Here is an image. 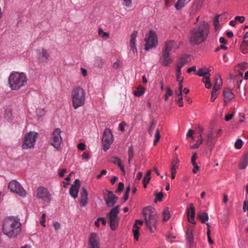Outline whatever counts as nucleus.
<instances>
[{
	"instance_id": "f257e3e1",
	"label": "nucleus",
	"mask_w": 248,
	"mask_h": 248,
	"mask_svg": "<svg viewBox=\"0 0 248 248\" xmlns=\"http://www.w3.org/2000/svg\"><path fill=\"white\" fill-rule=\"evenodd\" d=\"M209 25L203 21L197 27L192 29L189 36L190 44L192 45H199L204 42L209 33Z\"/></svg>"
},
{
	"instance_id": "f03ea898",
	"label": "nucleus",
	"mask_w": 248,
	"mask_h": 248,
	"mask_svg": "<svg viewBox=\"0 0 248 248\" xmlns=\"http://www.w3.org/2000/svg\"><path fill=\"white\" fill-rule=\"evenodd\" d=\"M2 232L9 238L17 236L21 232V224L20 220L16 217H9L6 219L3 224Z\"/></svg>"
},
{
	"instance_id": "7ed1b4c3",
	"label": "nucleus",
	"mask_w": 248,
	"mask_h": 248,
	"mask_svg": "<svg viewBox=\"0 0 248 248\" xmlns=\"http://www.w3.org/2000/svg\"><path fill=\"white\" fill-rule=\"evenodd\" d=\"M27 80L25 73L13 71L8 78V84L12 90L17 91L26 85Z\"/></svg>"
},
{
	"instance_id": "20e7f679",
	"label": "nucleus",
	"mask_w": 248,
	"mask_h": 248,
	"mask_svg": "<svg viewBox=\"0 0 248 248\" xmlns=\"http://www.w3.org/2000/svg\"><path fill=\"white\" fill-rule=\"evenodd\" d=\"M71 98L75 109L83 106L85 101V91L83 88L78 86L74 87L71 93Z\"/></svg>"
},
{
	"instance_id": "39448f33",
	"label": "nucleus",
	"mask_w": 248,
	"mask_h": 248,
	"mask_svg": "<svg viewBox=\"0 0 248 248\" xmlns=\"http://www.w3.org/2000/svg\"><path fill=\"white\" fill-rule=\"evenodd\" d=\"M142 214L148 229L151 232H154L157 219L155 209L151 206H148L143 209Z\"/></svg>"
},
{
	"instance_id": "423d86ee",
	"label": "nucleus",
	"mask_w": 248,
	"mask_h": 248,
	"mask_svg": "<svg viewBox=\"0 0 248 248\" xmlns=\"http://www.w3.org/2000/svg\"><path fill=\"white\" fill-rule=\"evenodd\" d=\"M144 41L145 42V50L148 51L150 49L156 47L158 44V39L155 32L153 30H150L146 34Z\"/></svg>"
},
{
	"instance_id": "0eeeda50",
	"label": "nucleus",
	"mask_w": 248,
	"mask_h": 248,
	"mask_svg": "<svg viewBox=\"0 0 248 248\" xmlns=\"http://www.w3.org/2000/svg\"><path fill=\"white\" fill-rule=\"evenodd\" d=\"M37 133L34 132H30L25 136L22 147L23 149L27 150L33 148L35 145Z\"/></svg>"
},
{
	"instance_id": "6e6552de",
	"label": "nucleus",
	"mask_w": 248,
	"mask_h": 248,
	"mask_svg": "<svg viewBox=\"0 0 248 248\" xmlns=\"http://www.w3.org/2000/svg\"><path fill=\"white\" fill-rule=\"evenodd\" d=\"M8 188L13 193L24 198L26 196L27 192L21 184L16 180L11 181L8 184Z\"/></svg>"
},
{
	"instance_id": "1a4fd4ad",
	"label": "nucleus",
	"mask_w": 248,
	"mask_h": 248,
	"mask_svg": "<svg viewBox=\"0 0 248 248\" xmlns=\"http://www.w3.org/2000/svg\"><path fill=\"white\" fill-rule=\"evenodd\" d=\"M103 150L107 151L113 141V137L110 129L106 128L103 133L102 139Z\"/></svg>"
},
{
	"instance_id": "9d476101",
	"label": "nucleus",
	"mask_w": 248,
	"mask_h": 248,
	"mask_svg": "<svg viewBox=\"0 0 248 248\" xmlns=\"http://www.w3.org/2000/svg\"><path fill=\"white\" fill-rule=\"evenodd\" d=\"M61 130L57 128L52 133L50 140L51 144L56 149H59L62 143V140L61 136Z\"/></svg>"
},
{
	"instance_id": "9b49d317",
	"label": "nucleus",
	"mask_w": 248,
	"mask_h": 248,
	"mask_svg": "<svg viewBox=\"0 0 248 248\" xmlns=\"http://www.w3.org/2000/svg\"><path fill=\"white\" fill-rule=\"evenodd\" d=\"M37 198L43 201L50 202L51 200V196L46 188L43 186H39L36 190Z\"/></svg>"
},
{
	"instance_id": "f8f14e48",
	"label": "nucleus",
	"mask_w": 248,
	"mask_h": 248,
	"mask_svg": "<svg viewBox=\"0 0 248 248\" xmlns=\"http://www.w3.org/2000/svg\"><path fill=\"white\" fill-rule=\"evenodd\" d=\"M194 227L192 225H189L186 231V241L190 248H192L195 246L194 241Z\"/></svg>"
},
{
	"instance_id": "ddd939ff",
	"label": "nucleus",
	"mask_w": 248,
	"mask_h": 248,
	"mask_svg": "<svg viewBox=\"0 0 248 248\" xmlns=\"http://www.w3.org/2000/svg\"><path fill=\"white\" fill-rule=\"evenodd\" d=\"M89 248H100L99 238L97 233L92 232L89 238Z\"/></svg>"
},
{
	"instance_id": "4468645a",
	"label": "nucleus",
	"mask_w": 248,
	"mask_h": 248,
	"mask_svg": "<svg viewBox=\"0 0 248 248\" xmlns=\"http://www.w3.org/2000/svg\"><path fill=\"white\" fill-rule=\"evenodd\" d=\"M179 46L177 45L176 43L174 41H167L165 43L162 52L170 54V52L171 51L176 50L179 48Z\"/></svg>"
},
{
	"instance_id": "2eb2a0df",
	"label": "nucleus",
	"mask_w": 248,
	"mask_h": 248,
	"mask_svg": "<svg viewBox=\"0 0 248 248\" xmlns=\"http://www.w3.org/2000/svg\"><path fill=\"white\" fill-rule=\"evenodd\" d=\"M80 186V182L79 179H76L74 184H72L69 190L70 195L74 199L78 196L79 188Z\"/></svg>"
},
{
	"instance_id": "dca6fc26",
	"label": "nucleus",
	"mask_w": 248,
	"mask_h": 248,
	"mask_svg": "<svg viewBox=\"0 0 248 248\" xmlns=\"http://www.w3.org/2000/svg\"><path fill=\"white\" fill-rule=\"evenodd\" d=\"M161 64L163 66H168L172 62L170 53H167L162 52V54L160 57Z\"/></svg>"
},
{
	"instance_id": "f3484780",
	"label": "nucleus",
	"mask_w": 248,
	"mask_h": 248,
	"mask_svg": "<svg viewBox=\"0 0 248 248\" xmlns=\"http://www.w3.org/2000/svg\"><path fill=\"white\" fill-rule=\"evenodd\" d=\"M49 54L47 50L42 48L39 50L38 59L41 62H46L49 58Z\"/></svg>"
},
{
	"instance_id": "a211bd4d",
	"label": "nucleus",
	"mask_w": 248,
	"mask_h": 248,
	"mask_svg": "<svg viewBox=\"0 0 248 248\" xmlns=\"http://www.w3.org/2000/svg\"><path fill=\"white\" fill-rule=\"evenodd\" d=\"M240 49L243 54L248 52V31L245 33L243 37V41L240 45Z\"/></svg>"
},
{
	"instance_id": "6ab92c4d",
	"label": "nucleus",
	"mask_w": 248,
	"mask_h": 248,
	"mask_svg": "<svg viewBox=\"0 0 248 248\" xmlns=\"http://www.w3.org/2000/svg\"><path fill=\"white\" fill-rule=\"evenodd\" d=\"M88 202V192L85 187L82 188L80 193V204L81 206L84 207Z\"/></svg>"
},
{
	"instance_id": "aec40b11",
	"label": "nucleus",
	"mask_w": 248,
	"mask_h": 248,
	"mask_svg": "<svg viewBox=\"0 0 248 248\" xmlns=\"http://www.w3.org/2000/svg\"><path fill=\"white\" fill-rule=\"evenodd\" d=\"M138 34L137 31H134L133 33L131 34L130 36V46L131 47V49L132 51L135 53L137 52V47L136 44V38Z\"/></svg>"
},
{
	"instance_id": "412c9836",
	"label": "nucleus",
	"mask_w": 248,
	"mask_h": 248,
	"mask_svg": "<svg viewBox=\"0 0 248 248\" xmlns=\"http://www.w3.org/2000/svg\"><path fill=\"white\" fill-rule=\"evenodd\" d=\"M109 161L115 165H118L122 171L123 172V174H125V171L124 167L122 164L121 160L119 157L116 156H112L110 158Z\"/></svg>"
},
{
	"instance_id": "4be33fe9",
	"label": "nucleus",
	"mask_w": 248,
	"mask_h": 248,
	"mask_svg": "<svg viewBox=\"0 0 248 248\" xmlns=\"http://www.w3.org/2000/svg\"><path fill=\"white\" fill-rule=\"evenodd\" d=\"M179 162V160L177 157H176L171 162L170 170L171 173V178L172 179H174L175 177V174L176 173V168L178 167Z\"/></svg>"
},
{
	"instance_id": "5701e85b",
	"label": "nucleus",
	"mask_w": 248,
	"mask_h": 248,
	"mask_svg": "<svg viewBox=\"0 0 248 248\" xmlns=\"http://www.w3.org/2000/svg\"><path fill=\"white\" fill-rule=\"evenodd\" d=\"M107 205L111 207L113 206L117 202L118 197L117 196L107 197L105 199Z\"/></svg>"
},
{
	"instance_id": "b1692460",
	"label": "nucleus",
	"mask_w": 248,
	"mask_h": 248,
	"mask_svg": "<svg viewBox=\"0 0 248 248\" xmlns=\"http://www.w3.org/2000/svg\"><path fill=\"white\" fill-rule=\"evenodd\" d=\"M187 62V57L186 55L182 56L177 61L176 70H181V68Z\"/></svg>"
},
{
	"instance_id": "393cba45",
	"label": "nucleus",
	"mask_w": 248,
	"mask_h": 248,
	"mask_svg": "<svg viewBox=\"0 0 248 248\" xmlns=\"http://www.w3.org/2000/svg\"><path fill=\"white\" fill-rule=\"evenodd\" d=\"M120 205H117L112 208L108 214V218H117L119 213Z\"/></svg>"
},
{
	"instance_id": "a878e982",
	"label": "nucleus",
	"mask_w": 248,
	"mask_h": 248,
	"mask_svg": "<svg viewBox=\"0 0 248 248\" xmlns=\"http://www.w3.org/2000/svg\"><path fill=\"white\" fill-rule=\"evenodd\" d=\"M223 95L225 98V102L229 101L234 97V94L230 89H226L224 90Z\"/></svg>"
},
{
	"instance_id": "bb28decb",
	"label": "nucleus",
	"mask_w": 248,
	"mask_h": 248,
	"mask_svg": "<svg viewBox=\"0 0 248 248\" xmlns=\"http://www.w3.org/2000/svg\"><path fill=\"white\" fill-rule=\"evenodd\" d=\"M206 141L207 142V145L209 147H212L215 144L216 140L214 139V136L212 131H210L208 134Z\"/></svg>"
},
{
	"instance_id": "cd10ccee",
	"label": "nucleus",
	"mask_w": 248,
	"mask_h": 248,
	"mask_svg": "<svg viewBox=\"0 0 248 248\" xmlns=\"http://www.w3.org/2000/svg\"><path fill=\"white\" fill-rule=\"evenodd\" d=\"M210 70L206 67H203L198 69L196 74L200 77L210 76Z\"/></svg>"
},
{
	"instance_id": "c85d7f7f",
	"label": "nucleus",
	"mask_w": 248,
	"mask_h": 248,
	"mask_svg": "<svg viewBox=\"0 0 248 248\" xmlns=\"http://www.w3.org/2000/svg\"><path fill=\"white\" fill-rule=\"evenodd\" d=\"M248 165V151L244 155L243 160L239 164V168L241 170H244Z\"/></svg>"
},
{
	"instance_id": "c756f323",
	"label": "nucleus",
	"mask_w": 248,
	"mask_h": 248,
	"mask_svg": "<svg viewBox=\"0 0 248 248\" xmlns=\"http://www.w3.org/2000/svg\"><path fill=\"white\" fill-rule=\"evenodd\" d=\"M198 217L202 223H205L209 219L208 214L205 212H200L198 214Z\"/></svg>"
},
{
	"instance_id": "7c9ffc66",
	"label": "nucleus",
	"mask_w": 248,
	"mask_h": 248,
	"mask_svg": "<svg viewBox=\"0 0 248 248\" xmlns=\"http://www.w3.org/2000/svg\"><path fill=\"white\" fill-rule=\"evenodd\" d=\"M110 227L112 230H115L118 226L117 218H109Z\"/></svg>"
},
{
	"instance_id": "2f4dec72",
	"label": "nucleus",
	"mask_w": 248,
	"mask_h": 248,
	"mask_svg": "<svg viewBox=\"0 0 248 248\" xmlns=\"http://www.w3.org/2000/svg\"><path fill=\"white\" fill-rule=\"evenodd\" d=\"M139 230H140V227L137 226L136 225H134V226L133 228V232L134 239L136 241H138L139 240V235H140Z\"/></svg>"
},
{
	"instance_id": "473e14b6",
	"label": "nucleus",
	"mask_w": 248,
	"mask_h": 248,
	"mask_svg": "<svg viewBox=\"0 0 248 248\" xmlns=\"http://www.w3.org/2000/svg\"><path fill=\"white\" fill-rule=\"evenodd\" d=\"M222 84V80L219 75L217 76L215 78V83L213 88L217 87V90L219 89L220 86Z\"/></svg>"
},
{
	"instance_id": "72a5a7b5",
	"label": "nucleus",
	"mask_w": 248,
	"mask_h": 248,
	"mask_svg": "<svg viewBox=\"0 0 248 248\" xmlns=\"http://www.w3.org/2000/svg\"><path fill=\"white\" fill-rule=\"evenodd\" d=\"M186 0H178L175 4L174 7L176 10H179L185 6V2Z\"/></svg>"
},
{
	"instance_id": "f704fd0d",
	"label": "nucleus",
	"mask_w": 248,
	"mask_h": 248,
	"mask_svg": "<svg viewBox=\"0 0 248 248\" xmlns=\"http://www.w3.org/2000/svg\"><path fill=\"white\" fill-rule=\"evenodd\" d=\"M128 163L130 165L131 161L132 160L134 156V150L132 146H130L128 148Z\"/></svg>"
},
{
	"instance_id": "c9c22d12",
	"label": "nucleus",
	"mask_w": 248,
	"mask_h": 248,
	"mask_svg": "<svg viewBox=\"0 0 248 248\" xmlns=\"http://www.w3.org/2000/svg\"><path fill=\"white\" fill-rule=\"evenodd\" d=\"M98 34L102 38L107 39L108 38L109 34L108 32L104 31L102 28H99L98 29Z\"/></svg>"
},
{
	"instance_id": "e433bc0d",
	"label": "nucleus",
	"mask_w": 248,
	"mask_h": 248,
	"mask_svg": "<svg viewBox=\"0 0 248 248\" xmlns=\"http://www.w3.org/2000/svg\"><path fill=\"white\" fill-rule=\"evenodd\" d=\"M145 88L141 86H139L137 91H135L134 95L137 96H141L145 92Z\"/></svg>"
},
{
	"instance_id": "4c0bfd02",
	"label": "nucleus",
	"mask_w": 248,
	"mask_h": 248,
	"mask_svg": "<svg viewBox=\"0 0 248 248\" xmlns=\"http://www.w3.org/2000/svg\"><path fill=\"white\" fill-rule=\"evenodd\" d=\"M164 221H168L170 217V214L168 208L165 209L163 212Z\"/></svg>"
},
{
	"instance_id": "58836bf2",
	"label": "nucleus",
	"mask_w": 248,
	"mask_h": 248,
	"mask_svg": "<svg viewBox=\"0 0 248 248\" xmlns=\"http://www.w3.org/2000/svg\"><path fill=\"white\" fill-rule=\"evenodd\" d=\"M195 216V207L192 203H190L189 207L187 209V216Z\"/></svg>"
},
{
	"instance_id": "ea45409f",
	"label": "nucleus",
	"mask_w": 248,
	"mask_h": 248,
	"mask_svg": "<svg viewBox=\"0 0 248 248\" xmlns=\"http://www.w3.org/2000/svg\"><path fill=\"white\" fill-rule=\"evenodd\" d=\"M218 91L217 87L213 88V91L211 93V101L214 102L216 99L217 96V92Z\"/></svg>"
},
{
	"instance_id": "a19ab883",
	"label": "nucleus",
	"mask_w": 248,
	"mask_h": 248,
	"mask_svg": "<svg viewBox=\"0 0 248 248\" xmlns=\"http://www.w3.org/2000/svg\"><path fill=\"white\" fill-rule=\"evenodd\" d=\"M122 4L127 8L132 7V0H122Z\"/></svg>"
},
{
	"instance_id": "79ce46f5",
	"label": "nucleus",
	"mask_w": 248,
	"mask_h": 248,
	"mask_svg": "<svg viewBox=\"0 0 248 248\" xmlns=\"http://www.w3.org/2000/svg\"><path fill=\"white\" fill-rule=\"evenodd\" d=\"M155 139L154 140V145L156 144V143L159 141L160 138V132H159V130L158 129H157L155 130Z\"/></svg>"
},
{
	"instance_id": "37998d69",
	"label": "nucleus",
	"mask_w": 248,
	"mask_h": 248,
	"mask_svg": "<svg viewBox=\"0 0 248 248\" xmlns=\"http://www.w3.org/2000/svg\"><path fill=\"white\" fill-rule=\"evenodd\" d=\"M155 202H161L162 200L164 195L162 192H155Z\"/></svg>"
},
{
	"instance_id": "c03bdc74",
	"label": "nucleus",
	"mask_w": 248,
	"mask_h": 248,
	"mask_svg": "<svg viewBox=\"0 0 248 248\" xmlns=\"http://www.w3.org/2000/svg\"><path fill=\"white\" fill-rule=\"evenodd\" d=\"M156 122L155 121H153L151 124L148 130L149 134L150 136L153 135V131L155 127Z\"/></svg>"
},
{
	"instance_id": "a18cd8bd",
	"label": "nucleus",
	"mask_w": 248,
	"mask_h": 248,
	"mask_svg": "<svg viewBox=\"0 0 248 248\" xmlns=\"http://www.w3.org/2000/svg\"><path fill=\"white\" fill-rule=\"evenodd\" d=\"M172 94V91H171V90L170 89V87H167L166 89V93L164 96L165 101L168 100V97L169 96H171Z\"/></svg>"
},
{
	"instance_id": "49530a36",
	"label": "nucleus",
	"mask_w": 248,
	"mask_h": 248,
	"mask_svg": "<svg viewBox=\"0 0 248 248\" xmlns=\"http://www.w3.org/2000/svg\"><path fill=\"white\" fill-rule=\"evenodd\" d=\"M243 145V141L240 139H238L235 142V147L237 149H240L242 148Z\"/></svg>"
},
{
	"instance_id": "de8ad7c7",
	"label": "nucleus",
	"mask_w": 248,
	"mask_h": 248,
	"mask_svg": "<svg viewBox=\"0 0 248 248\" xmlns=\"http://www.w3.org/2000/svg\"><path fill=\"white\" fill-rule=\"evenodd\" d=\"M104 62L103 60L99 57H96L95 58V63L99 67H102L103 63Z\"/></svg>"
},
{
	"instance_id": "09e8293b",
	"label": "nucleus",
	"mask_w": 248,
	"mask_h": 248,
	"mask_svg": "<svg viewBox=\"0 0 248 248\" xmlns=\"http://www.w3.org/2000/svg\"><path fill=\"white\" fill-rule=\"evenodd\" d=\"M220 16H220V15H218V16H216L214 20V25L215 26V29L216 30L218 29L217 26L219 23V17Z\"/></svg>"
},
{
	"instance_id": "8fccbe9b",
	"label": "nucleus",
	"mask_w": 248,
	"mask_h": 248,
	"mask_svg": "<svg viewBox=\"0 0 248 248\" xmlns=\"http://www.w3.org/2000/svg\"><path fill=\"white\" fill-rule=\"evenodd\" d=\"M37 113L40 117H42L45 115L46 111L44 109L39 108L37 110Z\"/></svg>"
},
{
	"instance_id": "3c124183",
	"label": "nucleus",
	"mask_w": 248,
	"mask_h": 248,
	"mask_svg": "<svg viewBox=\"0 0 248 248\" xmlns=\"http://www.w3.org/2000/svg\"><path fill=\"white\" fill-rule=\"evenodd\" d=\"M243 210L245 212L248 211V200L247 199L244 201Z\"/></svg>"
},
{
	"instance_id": "603ef678",
	"label": "nucleus",
	"mask_w": 248,
	"mask_h": 248,
	"mask_svg": "<svg viewBox=\"0 0 248 248\" xmlns=\"http://www.w3.org/2000/svg\"><path fill=\"white\" fill-rule=\"evenodd\" d=\"M197 159V154L196 153H194L193 154L192 156L191 157V163L192 165L197 164L196 163V161Z\"/></svg>"
},
{
	"instance_id": "864d4df0",
	"label": "nucleus",
	"mask_w": 248,
	"mask_h": 248,
	"mask_svg": "<svg viewBox=\"0 0 248 248\" xmlns=\"http://www.w3.org/2000/svg\"><path fill=\"white\" fill-rule=\"evenodd\" d=\"M187 216V218H188V221L193 224H196V221H195V216Z\"/></svg>"
},
{
	"instance_id": "5fc2aeb1",
	"label": "nucleus",
	"mask_w": 248,
	"mask_h": 248,
	"mask_svg": "<svg viewBox=\"0 0 248 248\" xmlns=\"http://www.w3.org/2000/svg\"><path fill=\"white\" fill-rule=\"evenodd\" d=\"M236 21H239L240 23H243L245 21V17L243 16H236L235 17Z\"/></svg>"
},
{
	"instance_id": "6e6d98bb",
	"label": "nucleus",
	"mask_w": 248,
	"mask_h": 248,
	"mask_svg": "<svg viewBox=\"0 0 248 248\" xmlns=\"http://www.w3.org/2000/svg\"><path fill=\"white\" fill-rule=\"evenodd\" d=\"M193 133L194 131L192 129H189L186 135V137H190L193 140H194V138L193 136Z\"/></svg>"
},
{
	"instance_id": "4d7b16f0",
	"label": "nucleus",
	"mask_w": 248,
	"mask_h": 248,
	"mask_svg": "<svg viewBox=\"0 0 248 248\" xmlns=\"http://www.w3.org/2000/svg\"><path fill=\"white\" fill-rule=\"evenodd\" d=\"M176 76L177 81H180L179 79L181 78V70H176Z\"/></svg>"
},
{
	"instance_id": "13d9d810",
	"label": "nucleus",
	"mask_w": 248,
	"mask_h": 248,
	"mask_svg": "<svg viewBox=\"0 0 248 248\" xmlns=\"http://www.w3.org/2000/svg\"><path fill=\"white\" fill-rule=\"evenodd\" d=\"M178 96H181V98H179V99L178 100V101H177V103L178 104V105L180 106V107H182L183 106V97H182V95H180V94H178Z\"/></svg>"
},
{
	"instance_id": "bf43d9fd",
	"label": "nucleus",
	"mask_w": 248,
	"mask_h": 248,
	"mask_svg": "<svg viewBox=\"0 0 248 248\" xmlns=\"http://www.w3.org/2000/svg\"><path fill=\"white\" fill-rule=\"evenodd\" d=\"M179 82V90L180 91V93L179 94H180V95H182V90H183V78L180 81H178Z\"/></svg>"
},
{
	"instance_id": "052dcab7",
	"label": "nucleus",
	"mask_w": 248,
	"mask_h": 248,
	"mask_svg": "<svg viewBox=\"0 0 248 248\" xmlns=\"http://www.w3.org/2000/svg\"><path fill=\"white\" fill-rule=\"evenodd\" d=\"M53 226L55 231H58L61 228V224L58 222H55L53 224Z\"/></svg>"
},
{
	"instance_id": "680f3d73",
	"label": "nucleus",
	"mask_w": 248,
	"mask_h": 248,
	"mask_svg": "<svg viewBox=\"0 0 248 248\" xmlns=\"http://www.w3.org/2000/svg\"><path fill=\"white\" fill-rule=\"evenodd\" d=\"M107 171L105 170H103L101 171V173L97 175V179H100L103 175H105L107 174Z\"/></svg>"
},
{
	"instance_id": "e2e57ef3",
	"label": "nucleus",
	"mask_w": 248,
	"mask_h": 248,
	"mask_svg": "<svg viewBox=\"0 0 248 248\" xmlns=\"http://www.w3.org/2000/svg\"><path fill=\"white\" fill-rule=\"evenodd\" d=\"M78 148L81 151H83L85 148V145L83 143H80L78 145Z\"/></svg>"
},
{
	"instance_id": "0e129e2a",
	"label": "nucleus",
	"mask_w": 248,
	"mask_h": 248,
	"mask_svg": "<svg viewBox=\"0 0 248 248\" xmlns=\"http://www.w3.org/2000/svg\"><path fill=\"white\" fill-rule=\"evenodd\" d=\"M124 188V184L122 182H120L118 184L117 190L119 191H122Z\"/></svg>"
},
{
	"instance_id": "69168bd1",
	"label": "nucleus",
	"mask_w": 248,
	"mask_h": 248,
	"mask_svg": "<svg viewBox=\"0 0 248 248\" xmlns=\"http://www.w3.org/2000/svg\"><path fill=\"white\" fill-rule=\"evenodd\" d=\"M125 125V124L124 122H122L119 125V129L121 131H124V127Z\"/></svg>"
},
{
	"instance_id": "338daca9",
	"label": "nucleus",
	"mask_w": 248,
	"mask_h": 248,
	"mask_svg": "<svg viewBox=\"0 0 248 248\" xmlns=\"http://www.w3.org/2000/svg\"><path fill=\"white\" fill-rule=\"evenodd\" d=\"M67 170L66 169H63L59 171V174L60 177H62L64 176V174L66 172Z\"/></svg>"
},
{
	"instance_id": "774afa93",
	"label": "nucleus",
	"mask_w": 248,
	"mask_h": 248,
	"mask_svg": "<svg viewBox=\"0 0 248 248\" xmlns=\"http://www.w3.org/2000/svg\"><path fill=\"white\" fill-rule=\"evenodd\" d=\"M194 167V169L192 170V172L194 173H196L197 171L199 170V167L197 165V164H193L192 165Z\"/></svg>"
}]
</instances>
